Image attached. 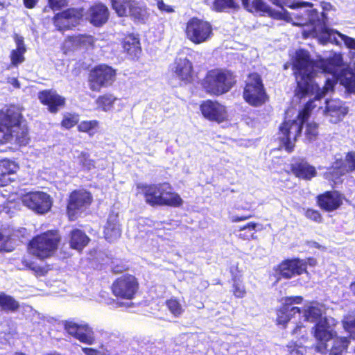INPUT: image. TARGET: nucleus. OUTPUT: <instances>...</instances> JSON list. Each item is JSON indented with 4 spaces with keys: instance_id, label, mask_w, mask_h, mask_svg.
I'll use <instances>...</instances> for the list:
<instances>
[{
    "instance_id": "43",
    "label": "nucleus",
    "mask_w": 355,
    "mask_h": 355,
    "mask_svg": "<svg viewBox=\"0 0 355 355\" xmlns=\"http://www.w3.org/2000/svg\"><path fill=\"white\" fill-rule=\"evenodd\" d=\"M126 11L125 16L130 15L138 19L142 16V8L139 6V3L135 1H131L128 8H126Z\"/></svg>"
},
{
    "instance_id": "28",
    "label": "nucleus",
    "mask_w": 355,
    "mask_h": 355,
    "mask_svg": "<svg viewBox=\"0 0 355 355\" xmlns=\"http://www.w3.org/2000/svg\"><path fill=\"white\" fill-rule=\"evenodd\" d=\"M338 80L348 92L355 93V62L340 71Z\"/></svg>"
},
{
    "instance_id": "23",
    "label": "nucleus",
    "mask_w": 355,
    "mask_h": 355,
    "mask_svg": "<svg viewBox=\"0 0 355 355\" xmlns=\"http://www.w3.org/2000/svg\"><path fill=\"white\" fill-rule=\"evenodd\" d=\"M109 17L107 8L98 3L92 6L87 11V18L95 26H101L105 24Z\"/></svg>"
},
{
    "instance_id": "27",
    "label": "nucleus",
    "mask_w": 355,
    "mask_h": 355,
    "mask_svg": "<svg viewBox=\"0 0 355 355\" xmlns=\"http://www.w3.org/2000/svg\"><path fill=\"white\" fill-rule=\"evenodd\" d=\"M121 234L119 216L112 213L109 215L105 226V238L107 241L113 242L121 236Z\"/></svg>"
},
{
    "instance_id": "24",
    "label": "nucleus",
    "mask_w": 355,
    "mask_h": 355,
    "mask_svg": "<svg viewBox=\"0 0 355 355\" xmlns=\"http://www.w3.org/2000/svg\"><path fill=\"white\" fill-rule=\"evenodd\" d=\"M21 114L18 110L17 123H10V142H16L20 145H26L29 140L28 129L25 123L21 121Z\"/></svg>"
},
{
    "instance_id": "33",
    "label": "nucleus",
    "mask_w": 355,
    "mask_h": 355,
    "mask_svg": "<svg viewBox=\"0 0 355 355\" xmlns=\"http://www.w3.org/2000/svg\"><path fill=\"white\" fill-rule=\"evenodd\" d=\"M17 169V165L13 162L8 160L1 162L0 164V179H2L4 182L11 180L9 176L15 173Z\"/></svg>"
},
{
    "instance_id": "46",
    "label": "nucleus",
    "mask_w": 355,
    "mask_h": 355,
    "mask_svg": "<svg viewBox=\"0 0 355 355\" xmlns=\"http://www.w3.org/2000/svg\"><path fill=\"white\" fill-rule=\"evenodd\" d=\"M78 121V116L74 114H67L64 116L62 125L64 128L69 129L74 126Z\"/></svg>"
},
{
    "instance_id": "38",
    "label": "nucleus",
    "mask_w": 355,
    "mask_h": 355,
    "mask_svg": "<svg viewBox=\"0 0 355 355\" xmlns=\"http://www.w3.org/2000/svg\"><path fill=\"white\" fill-rule=\"evenodd\" d=\"M76 162L84 171H90L95 167L94 161L89 158V155L81 151L76 157Z\"/></svg>"
},
{
    "instance_id": "16",
    "label": "nucleus",
    "mask_w": 355,
    "mask_h": 355,
    "mask_svg": "<svg viewBox=\"0 0 355 355\" xmlns=\"http://www.w3.org/2000/svg\"><path fill=\"white\" fill-rule=\"evenodd\" d=\"M139 284L132 275H123L119 277L112 286L113 294L118 297L132 300L138 290Z\"/></svg>"
},
{
    "instance_id": "58",
    "label": "nucleus",
    "mask_w": 355,
    "mask_h": 355,
    "mask_svg": "<svg viewBox=\"0 0 355 355\" xmlns=\"http://www.w3.org/2000/svg\"><path fill=\"white\" fill-rule=\"evenodd\" d=\"M8 82L13 85L15 88H19L20 84L17 78H9L8 79Z\"/></svg>"
},
{
    "instance_id": "8",
    "label": "nucleus",
    "mask_w": 355,
    "mask_h": 355,
    "mask_svg": "<svg viewBox=\"0 0 355 355\" xmlns=\"http://www.w3.org/2000/svg\"><path fill=\"white\" fill-rule=\"evenodd\" d=\"M187 38L195 44H200L209 41L213 35L211 24L198 17L191 18L186 24Z\"/></svg>"
},
{
    "instance_id": "21",
    "label": "nucleus",
    "mask_w": 355,
    "mask_h": 355,
    "mask_svg": "<svg viewBox=\"0 0 355 355\" xmlns=\"http://www.w3.org/2000/svg\"><path fill=\"white\" fill-rule=\"evenodd\" d=\"M80 12L73 8L57 14L53 18L55 26L59 31L69 29L79 23Z\"/></svg>"
},
{
    "instance_id": "6",
    "label": "nucleus",
    "mask_w": 355,
    "mask_h": 355,
    "mask_svg": "<svg viewBox=\"0 0 355 355\" xmlns=\"http://www.w3.org/2000/svg\"><path fill=\"white\" fill-rule=\"evenodd\" d=\"M236 83L234 72L226 69L209 70L202 80V85L205 92L214 96L227 93Z\"/></svg>"
},
{
    "instance_id": "54",
    "label": "nucleus",
    "mask_w": 355,
    "mask_h": 355,
    "mask_svg": "<svg viewBox=\"0 0 355 355\" xmlns=\"http://www.w3.org/2000/svg\"><path fill=\"white\" fill-rule=\"evenodd\" d=\"M297 344L291 342L286 345L287 351L291 355H297Z\"/></svg>"
},
{
    "instance_id": "42",
    "label": "nucleus",
    "mask_w": 355,
    "mask_h": 355,
    "mask_svg": "<svg viewBox=\"0 0 355 355\" xmlns=\"http://www.w3.org/2000/svg\"><path fill=\"white\" fill-rule=\"evenodd\" d=\"M130 2V0H112V5L117 15L123 17L125 15L126 8Z\"/></svg>"
},
{
    "instance_id": "39",
    "label": "nucleus",
    "mask_w": 355,
    "mask_h": 355,
    "mask_svg": "<svg viewBox=\"0 0 355 355\" xmlns=\"http://www.w3.org/2000/svg\"><path fill=\"white\" fill-rule=\"evenodd\" d=\"M98 125V121L96 120L83 121L78 124V130L80 132H87L89 135L93 136Z\"/></svg>"
},
{
    "instance_id": "7",
    "label": "nucleus",
    "mask_w": 355,
    "mask_h": 355,
    "mask_svg": "<svg viewBox=\"0 0 355 355\" xmlns=\"http://www.w3.org/2000/svg\"><path fill=\"white\" fill-rule=\"evenodd\" d=\"M60 240L58 231H47L32 239L30 242V252L40 259L47 258L57 249Z\"/></svg>"
},
{
    "instance_id": "40",
    "label": "nucleus",
    "mask_w": 355,
    "mask_h": 355,
    "mask_svg": "<svg viewBox=\"0 0 355 355\" xmlns=\"http://www.w3.org/2000/svg\"><path fill=\"white\" fill-rule=\"evenodd\" d=\"M343 326L350 336L355 338V314L345 315L343 320Z\"/></svg>"
},
{
    "instance_id": "34",
    "label": "nucleus",
    "mask_w": 355,
    "mask_h": 355,
    "mask_svg": "<svg viewBox=\"0 0 355 355\" xmlns=\"http://www.w3.org/2000/svg\"><path fill=\"white\" fill-rule=\"evenodd\" d=\"M349 341L346 337L334 338L333 345L328 351L330 355H342L347 350Z\"/></svg>"
},
{
    "instance_id": "57",
    "label": "nucleus",
    "mask_w": 355,
    "mask_h": 355,
    "mask_svg": "<svg viewBox=\"0 0 355 355\" xmlns=\"http://www.w3.org/2000/svg\"><path fill=\"white\" fill-rule=\"evenodd\" d=\"M39 0H24V6L27 8H33L35 6Z\"/></svg>"
},
{
    "instance_id": "5",
    "label": "nucleus",
    "mask_w": 355,
    "mask_h": 355,
    "mask_svg": "<svg viewBox=\"0 0 355 355\" xmlns=\"http://www.w3.org/2000/svg\"><path fill=\"white\" fill-rule=\"evenodd\" d=\"M137 189L145 197L146 202L152 206L167 205L178 207L182 205L183 200L169 183L138 184Z\"/></svg>"
},
{
    "instance_id": "25",
    "label": "nucleus",
    "mask_w": 355,
    "mask_h": 355,
    "mask_svg": "<svg viewBox=\"0 0 355 355\" xmlns=\"http://www.w3.org/2000/svg\"><path fill=\"white\" fill-rule=\"evenodd\" d=\"M191 62L185 57L176 58L172 67L175 75L182 81L190 82L192 78Z\"/></svg>"
},
{
    "instance_id": "18",
    "label": "nucleus",
    "mask_w": 355,
    "mask_h": 355,
    "mask_svg": "<svg viewBox=\"0 0 355 355\" xmlns=\"http://www.w3.org/2000/svg\"><path fill=\"white\" fill-rule=\"evenodd\" d=\"M270 1L281 8L283 6H286L293 10H297L296 12L288 14V16H286L287 20L296 26H307L308 24H297L295 21H297V18H306L308 17L307 14L312 11L317 12L315 9H306V8H312L313 6L312 3L306 1L291 2V0H270Z\"/></svg>"
},
{
    "instance_id": "45",
    "label": "nucleus",
    "mask_w": 355,
    "mask_h": 355,
    "mask_svg": "<svg viewBox=\"0 0 355 355\" xmlns=\"http://www.w3.org/2000/svg\"><path fill=\"white\" fill-rule=\"evenodd\" d=\"M318 125L314 122L308 123L306 126L305 135L309 140H313L318 135Z\"/></svg>"
},
{
    "instance_id": "15",
    "label": "nucleus",
    "mask_w": 355,
    "mask_h": 355,
    "mask_svg": "<svg viewBox=\"0 0 355 355\" xmlns=\"http://www.w3.org/2000/svg\"><path fill=\"white\" fill-rule=\"evenodd\" d=\"M355 171V152L347 153L344 160L336 159L331 168L324 174L325 179L336 182L341 176L347 173Z\"/></svg>"
},
{
    "instance_id": "13",
    "label": "nucleus",
    "mask_w": 355,
    "mask_h": 355,
    "mask_svg": "<svg viewBox=\"0 0 355 355\" xmlns=\"http://www.w3.org/2000/svg\"><path fill=\"white\" fill-rule=\"evenodd\" d=\"M91 194L84 190L73 191L68 200L67 214L70 220L76 219L91 204Z\"/></svg>"
},
{
    "instance_id": "51",
    "label": "nucleus",
    "mask_w": 355,
    "mask_h": 355,
    "mask_svg": "<svg viewBox=\"0 0 355 355\" xmlns=\"http://www.w3.org/2000/svg\"><path fill=\"white\" fill-rule=\"evenodd\" d=\"M157 6L159 10L162 12L171 13L174 11L173 8L171 6L165 4L162 0H158Z\"/></svg>"
},
{
    "instance_id": "36",
    "label": "nucleus",
    "mask_w": 355,
    "mask_h": 355,
    "mask_svg": "<svg viewBox=\"0 0 355 355\" xmlns=\"http://www.w3.org/2000/svg\"><path fill=\"white\" fill-rule=\"evenodd\" d=\"M95 42L94 37L90 35L83 34L73 37V44L80 49H89L93 48Z\"/></svg>"
},
{
    "instance_id": "1",
    "label": "nucleus",
    "mask_w": 355,
    "mask_h": 355,
    "mask_svg": "<svg viewBox=\"0 0 355 355\" xmlns=\"http://www.w3.org/2000/svg\"><path fill=\"white\" fill-rule=\"evenodd\" d=\"M343 64L341 54L335 53L327 60L320 59L315 62L310 60L306 51L299 50L295 53L293 69L298 91L302 95L316 93L320 97L333 91L336 80L340 74L338 67Z\"/></svg>"
},
{
    "instance_id": "49",
    "label": "nucleus",
    "mask_w": 355,
    "mask_h": 355,
    "mask_svg": "<svg viewBox=\"0 0 355 355\" xmlns=\"http://www.w3.org/2000/svg\"><path fill=\"white\" fill-rule=\"evenodd\" d=\"M306 217L315 222H321L322 217L320 214L313 209H307L305 213Z\"/></svg>"
},
{
    "instance_id": "56",
    "label": "nucleus",
    "mask_w": 355,
    "mask_h": 355,
    "mask_svg": "<svg viewBox=\"0 0 355 355\" xmlns=\"http://www.w3.org/2000/svg\"><path fill=\"white\" fill-rule=\"evenodd\" d=\"M5 241V237L4 236L0 233V250H4V251H11L12 250L6 246V244L4 243Z\"/></svg>"
},
{
    "instance_id": "52",
    "label": "nucleus",
    "mask_w": 355,
    "mask_h": 355,
    "mask_svg": "<svg viewBox=\"0 0 355 355\" xmlns=\"http://www.w3.org/2000/svg\"><path fill=\"white\" fill-rule=\"evenodd\" d=\"M15 42L16 43L17 48L16 49H18L19 51H26V49L24 43V37L22 36L15 35Z\"/></svg>"
},
{
    "instance_id": "32",
    "label": "nucleus",
    "mask_w": 355,
    "mask_h": 355,
    "mask_svg": "<svg viewBox=\"0 0 355 355\" xmlns=\"http://www.w3.org/2000/svg\"><path fill=\"white\" fill-rule=\"evenodd\" d=\"M89 241V239L83 231L78 229L71 231L69 241L71 248L81 250L87 245Z\"/></svg>"
},
{
    "instance_id": "47",
    "label": "nucleus",
    "mask_w": 355,
    "mask_h": 355,
    "mask_svg": "<svg viewBox=\"0 0 355 355\" xmlns=\"http://www.w3.org/2000/svg\"><path fill=\"white\" fill-rule=\"evenodd\" d=\"M252 8L257 12H269V7L261 0H254L252 4Z\"/></svg>"
},
{
    "instance_id": "41",
    "label": "nucleus",
    "mask_w": 355,
    "mask_h": 355,
    "mask_svg": "<svg viewBox=\"0 0 355 355\" xmlns=\"http://www.w3.org/2000/svg\"><path fill=\"white\" fill-rule=\"evenodd\" d=\"M166 304L169 311L175 317H179L183 313L184 309L176 298H171L166 301Z\"/></svg>"
},
{
    "instance_id": "9",
    "label": "nucleus",
    "mask_w": 355,
    "mask_h": 355,
    "mask_svg": "<svg viewBox=\"0 0 355 355\" xmlns=\"http://www.w3.org/2000/svg\"><path fill=\"white\" fill-rule=\"evenodd\" d=\"M335 325L336 321L333 318L324 317L312 328L313 336L317 340L315 349L318 352L321 354L327 352V343L336 336Z\"/></svg>"
},
{
    "instance_id": "59",
    "label": "nucleus",
    "mask_w": 355,
    "mask_h": 355,
    "mask_svg": "<svg viewBox=\"0 0 355 355\" xmlns=\"http://www.w3.org/2000/svg\"><path fill=\"white\" fill-rule=\"evenodd\" d=\"M306 352V349L301 344L297 345V355H304Z\"/></svg>"
},
{
    "instance_id": "63",
    "label": "nucleus",
    "mask_w": 355,
    "mask_h": 355,
    "mask_svg": "<svg viewBox=\"0 0 355 355\" xmlns=\"http://www.w3.org/2000/svg\"><path fill=\"white\" fill-rule=\"evenodd\" d=\"M322 8H323V10H328L331 8V6L329 3H324Z\"/></svg>"
},
{
    "instance_id": "22",
    "label": "nucleus",
    "mask_w": 355,
    "mask_h": 355,
    "mask_svg": "<svg viewBox=\"0 0 355 355\" xmlns=\"http://www.w3.org/2000/svg\"><path fill=\"white\" fill-rule=\"evenodd\" d=\"M342 195L336 191H327L318 197L319 206L327 211L337 209L343 204Z\"/></svg>"
},
{
    "instance_id": "14",
    "label": "nucleus",
    "mask_w": 355,
    "mask_h": 355,
    "mask_svg": "<svg viewBox=\"0 0 355 355\" xmlns=\"http://www.w3.org/2000/svg\"><path fill=\"white\" fill-rule=\"evenodd\" d=\"M115 71L107 65H99L91 71L89 73L90 89L99 91L103 87H107L114 82Z\"/></svg>"
},
{
    "instance_id": "35",
    "label": "nucleus",
    "mask_w": 355,
    "mask_h": 355,
    "mask_svg": "<svg viewBox=\"0 0 355 355\" xmlns=\"http://www.w3.org/2000/svg\"><path fill=\"white\" fill-rule=\"evenodd\" d=\"M0 307L3 311L14 312L18 309L19 304L12 296L0 293Z\"/></svg>"
},
{
    "instance_id": "11",
    "label": "nucleus",
    "mask_w": 355,
    "mask_h": 355,
    "mask_svg": "<svg viewBox=\"0 0 355 355\" xmlns=\"http://www.w3.org/2000/svg\"><path fill=\"white\" fill-rule=\"evenodd\" d=\"M266 94L260 76L257 73L248 76L245 84V101L254 106H259L265 103Z\"/></svg>"
},
{
    "instance_id": "26",
    "label": "nucleus",
    "mask_w": 355,
    "mask_h": 355,
    "mask_svg": "<svg viewBox=\"0 0 355 355\" xmlns=\"http://www.w3.org/2000/svg\"><path fill=\"white\" fill-rule=\"evenodd\" d=\"M38 98L42 103L48 105L49 110L55 113L58 107L64 105V99L52 91H42L39 93Z\"/></svg>"
},
{
    "instance_id": "48",
    "label": "nucleus",
    "mask_w": 355,
    "mask_h": 355,
    "mask_svg": "<svg viewBox=\"0 0 355 355\" xmlns=\"http://www.w3.org/2000/svg\"><path fill=\"white\" fill-rule=\"evenodd\" d=\"M69 0H49V5L53 10H60L67 6Z\"/></svg>"
},
{
    "instance_id": "30",
    "label": "nucleus",
    "mask_w": 355,
    "mask_h": 355,
    "mask_svg": "<svg viewBox=\"0 0 355 355\" xmlns=\"http://www.w3.org/2000/svg\"><path fill=\"white\" fill-rule=\"evenodd\" d=\"M292 171L297 177L304 180H310L317 173L315 167L304 161L293 164Z\"/></svg>"
},
{
    "instance_id": "17",
    "label": "nucleus",
    "mask_w": 355,
    "mask_h": 355,
    "mask_svg": "<svg viewBox=\"0 0 355 355\" xmlns=\"http://www.w3.org/2000/svg\"><path fill=\"white\" fill-rule=\"evenodd\" d=\"M308 262L300 259H286L274 268L276 275L284 279H291L295 275L306 272Z\"/></svg>"
},
{
    "instance_id": "2",
    "label": "nucleus",
    "mask_w": 355,
    "mask_h": 355,
    "mask_svg": "<svg viewBox=\"0 0 355 355\" xmlns=\"http://www.w3.org/2000/svg\"><path fill=\"white\" fill-rule=\"evenodd\" d=\"M309 94H315L314 99L309 101L304 108L297 113H295L293 109L288 110L284 121L279 127V138L288 152H291L293 150L295 141L301 134L302 124L308 119L311 112L315 107H318V110H322V114L330 123L334 124L341 121L349 112L345 103L337 98L326 101L325 107L322 109L318 104L320 103V98L325 94L320 97L317 96L316 93H308L302 95V93L298 91V87H297L296 95L299 98H301Z\"/></svg>"
},
{
    "instance_id": "4",
    "label": "nucleus",
    "mask_w": 355,
    "mask_h": 355,
    "mask_svg": "<svg viewBox=\"0 0 355 355\" xmlns=\"http://www.w3.org/2000/svg\"><path fill=\"white\" fill-rule=\"evenodd\" d=\"M306 18H297L295 21L297 24H311L310 30H304L302 32L304 37H318L322 43L331 42L336 44H340L343 42L344 44L348 49L355 50V40L352 37L343 35L335 30L329 28L326 26L327 17L322 12L312 11L307 14Z\"/></svg>"
},
{
    "instance_id": "20",
    "label": "nucleus",
    "mask_w": 355,
    "mask_h": 355,
    "mask_svg": "<svg viewBox=\"0 0 355 355\" xmlns=\"http://www.w3.org/2000/svg\"><path fill=\"white\" fill-rule=\"evenodd\" d=\"M200 111L205 118L218 123L224 121L227 117L225 107L217 101H203L200 105Z\"/></svg>"
},
{
    "instance_id": "53",
    "label": "nucleus",
    "mask_w": 355,
    "mask_h": 355,
    "mask_svg": "<svg viewBox=\"0 0 355 355\" xmlns=\"http://www.w3.org/2000/svg\"><path fill=\"white\" fill-rule=\"evenodd\" d=\"M297 344L291 342L286 345L287 351L291 355H297Z\"/></svg>"
},
{
    "instance_id": "64",
    "label": "nucleus",
    "mask_w": 355,
    "mask_h": 355,
    "mask_svg": "<svg viewBox=\"0 0 355 355\" xmlns=\"http://www.w3.org/2000/svg\"><path fill=\"white\" fill-rule=\"evenodd\" d=\"M308 262L311 266H314L315 264V260H314L313 259H309L308 260Z\"/></svg>"
},
{
    "instance_id": "10",
    "label": "nucleus",
    "mask_w": 355,
    "mask_h": 355,
    "mask_svg": "<svg viewBox=\"0 0 355 355\" xmlns=\"http://www.w3.org/2000/svg\"><path fill=\"white\" fill-rule=\"evenodd\" d=\"M66 332L80 343L92 345L96 343L95 334L92 327L85 322H76L66 320L63 323Z\"/></svg>"
},
{
    "instance_id": "60",
    "label": "nucleus",
    "mask_w": 355,
    "mask_h": 355,
    "mask_svg": "<svg viewBox=\"0 0 355 355\" xmlns=\"http://www.w3.org/2000/svg\"><path fill=\"white\" fill-rule=\"evenodd\" d=\"M234 295L237 297H243V291L241 290L237 285H235Z\"/></svg>"
},
{
    "instance_id": "44",
    "label": "nucleus",
    "mask_w": 355,
    "mask_h": 355,
    "mask_svg": "<svg viewBox=\"0 0 355 355\" xmlns=\"http://www.w3.org/2000/svg\"><path fill=\"white\" fill-rule=\"evenodd\" d=\"M26 51H19L18 49H14L10 53L11 64L13 66H17L24 61V54Z\"/></svg>"
},
{
    "instance_id": "31",
    "label": "nucleus",
    "mask_w": 355,
    "mask_h": 355,
    "mask_svg": "<svg viewBox=\"0 0 355 355\" xmlns=\"http://www.w3.org/2000/svg\"><path fill=\"white\" fill-rule=\"evenodd\" d=\"M97 105L104 112H109L114 108V105L117 104L118 110H120L123 105L121 100L115 98L111 94H105L98 98L96 101Z\"/></svg>"
},
{
    "instance_id": "55",
    "label": "nucleus",
    "mask_w": 355,
    "mask_h": 355,
    "mask_svg": "<svg viewBox=\"0 0 355 355\" xmlns=\"http://www.w3.org/2000/svg\"><path fill=\"white\" fill-rule=\"evenodd\" d=\"M82 349L85 355H100V352L93 348L83 347Z\"/></svg>"
},
{
    "instance_id": "61",
    "label": "nucleus",
    "mask_w": 355,
    "mask_h": 355,
    "mask_svg": "<svg viewBox=\"0 0 355 355\" xmlns=\"http://www.w3.org/2000/svg\"><path fill=\"white\" fill-rule=\"evenodd\" d=\"M243 219H244L243 217H238V216H232V222H238V221L243 220Z\"/></svg>"
},
{
    "instance_id": "19",
    "label": "nucleus",
    "mask_w": 355,
    "mask_h": 355,
    "mask_svg": "<svg viewBox=\"0 0 355 355\" xmlns=\"http://www.w3.org/2000/svg\"><path fill=\"white\" fill-rule=\"evenodd\" d=\"M18 109L14 106L0 111V143L10 142V123H17Z\"/></svg>"
},
{
    "instance_id": "37",
    "label": "nucleus",
    "mask_w": 355,
    "mask_h": 355,
    "mask_svg": "<svg viewBox=\"0 0 355 355\" xmlns=\"http://www.w3.org/2000/svg\"><path fill=\"white\" fill-rule=\"evenodd\" d=\"M239 8L237 0H214L213 8L217 12L236 10Z\"/></svg>"
},
{
    "instance_id": "12",
    "label": "nucleus",
    "mask_w": 355,
    "mask_h": 355,
    "mask_svg": "<svg viewBox=\"0 0 355 355\" xmlns=\"http://www.w3.org/2000/svg\"><path fill=\"white\" fill-rule=\"evenodd\" d=\"M23 205L39 214L48 212L52 206L51 196L43 191H33L25 194L22 197Z\"/></svg>"
},
{
    "instance_id": "62",
    "label": "nucleus",
    "mask_w": 355,
    "mask_h": 355,
    "mask_svg": "<svg viewBox=\"0 0 355 355\" xmlns=\"http://www.w3.org/2000/svg\"><path fill=\"white\" fill-rule=\"evenodd\" d=\"M349 290L355 295V282L350 284Z\"/></svg>"
},
{
    "instance_id": "50",
    "label": "nucleus",
    "mask_w": 355,
    "mask_h": 355,
    "mask_svg": "<svg viewBox=\"0 0 355 355\" xmlns=\"http://www.w3.org/2000/svg\"><path fill=\"white\" fill-rule=\"evenodd\" d=\"M245 237H246V236H248V235H247V233H248L247 231L248 232H250L251 230L257 231V230L261 229V225L259 224L250 222V223H248L247 224H245ZM249 236L251 237L252 239L255 238L254 236V233H250Z\"/></svg>"
},
{
    "instance_id": "29",
    "label": "nucleus",
    "mask_w": 355,
    "mask_h": 355,
    "mask_svg": "<svg viewBox=\"0 0 355 355\" xmlns=\"http://www.w3.org/2000/svg\"><path fill=\"white\" fill-rule=\"evenodd\" d=\"M123 51L131 59L137 58L141 52L140 42L138 37L134 34H130L125 37L123 40Z\"/></svg>"
},
{
    "instance_id": "3",
    "label": "nucleus",
    "mask_w": 355,
    "mask_h": 355,
    "mask_svg": "<svg viewBox=\"0 0 355 355\" xmlns=\"http://www.w3.org/2000/svg\"><path fill=\"white\" fill-rule=\"evenodd\" d=\"M303 298L301 296L288 297L283 300L282 306L277 312V322L278 325L286 327L287 323L298 319L294 322L295 327L293 329L292 335L305 341L307 339L306 328L303 322H309L316 324L325 316L324 306L316 302H312L306 304L303 309L295 306L302 304Z\"/></svg>"
}]
</instances>
